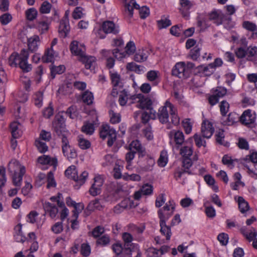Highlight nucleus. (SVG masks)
Returning a JSON list of instances; mask_svg holds the SVG:
<instances>
[{"label":"nucleus","instance_id":"473e14b6","mask_svg":"<svg viewBox=\"0 0 257 257\" xmlns=\"http://www.w3.org/2000/svg\"><path fill=\"white\" fill-rule=\"evenodd\" d=\"M247 60L255 61L257 58V46H249L246 48Z\"/></svg>","mask_w":257,"mask_h":257},{"label":"nucleus","instance_id":"de8ad7c7","mask_svg":"<svg viewBox=\"0 0 257 257\" xmlns=\"http://www.w3.org/2000/svg\"><path fill=\"white\" fill-rule=\"evenodd\" d=\"M129 94L125 90L121 91L119 95L118 102L120 105L124 106L126 104L129 97Z\"/></svg>","mask_w":257,"mask_h":257},{"label":"nucleus","instance_id":"39448f33","mask_svg":"<svg viewBox=\"0 0 257 257\" xmlns=\"http://www.w3.org/2000/svg\"><path fill=\"white\" fill-rule=\"evenodd\" d=\"M65 174L66 176L76 181L79 185L84 184L88 176V173L85 171H83L79 175L76 168L74 165L69 167L66 170Z\"/></svg>","mask_w":257,"mask_h":257},{"label":"nucleus","instance_id":"f8f14e48","mask_svg":"<svg viewBox=\"0 0 257 257\" xmlns=\"http://www.w3.org/2000/svg\"><path fill=\"white\" fill-rule=\"evenodd\" d=\"M70 49L72 54L78 57V60L85 54L86 49L84 45L77 41H73L71 42Z\"/></svg>","mask_w":257,"mask_h":257},{"label":"nucleus","instance_id":"423d86ee","mask_svg":"<svg viewBox=\"0 0 257 257\" xmlns=\"http://www.w3.org/2000/svg\"><path fill=\"white\" fill-rule=\"evenodd\" d=\"M170 142L172 145L173 148L178 150L186 141L183 133L180 130H173L169 132L168 134Z\"/></svg>","mask_w":257,"mask_h":257},{"label":"nucleus","instance_id":"58836bf2","mask_svg":"<svg viewBox=\"0 0 257 257\" xmlns=\"http://www.w3.org/2000/svg\"><path fill=\"white\" fill-rule=\"evenodd\" d=\"M20 125V124L17 121H14L10 124L12 135L15 139L18 138L21 136L22 132L19 128Z\"/></svg>","mask_w":257,"mask_h":257},{"label":"nucleus","instance_id":"c03bdc74","mask_svg":"<svg viewBox=\"0 0 257 257\" xmlns=\"http://www.w3.org/2000/svg\"><path fill=\"white\" fill-rule=\"evenodd\" d=\"M239 119V116L237 113L235 112H230L228 115L226 119L224 121V123L227 125H231L237 122Z\"/></svg>","mask_w":257,"mask_h":257},{"label":"nucleus","instance_id":"49530a36","mask_svg":"<svg viewBox=\"0 0 257 257\" xmlns=\"http://www.w3.org/2000/svg\"><path fill=\"white\" fill-rule=\"evenodd\" d=\"M81 131L86 135H92L94 131V124L92 123L85 122L81 127Z\"/></svg>","mask_w":257,"mask_h":257},{"label":"nucleus","instance_id":"052dcab7","mask_svg":"<svg viewBox=\"0 0 257 257\" xmlns=\"http://www.w3.org/2000/svg\"><path fill=\"white\" fill-rule=\"evenodd\" d=\"M47 187L48 189L54 188L56 186V182L54 179L53 173L50 171L48 173L47 176Z\"/></svg>","mask_w":257,"mask_h":257},{"label":"nucleus","instance_id":"7c9ffc66","mask_svg":"<svg viewBox=\"0 0 257 257\" xmlns=\"http://www.w3.org/2000/svg\"><path fill=\"white\" fill-rule=\"evenodd\" d=\"M70 29L69 21H66L64 22L61 21L59 28V33L61 37H66L69 32Z\"/></svg>","mask_w":257,"mask_h":257},{"label":"nucleus","instance_id":"dca6fc26","mask_svg":"<svg viewBox=\"0 0 257 257\" xmlns=\"http://www.w3.org/2000/svg\"><path fill=\"white\" fill-rule=\"evenodd\" d=\"M214 132L212 123L207 120H204L201 126V134L204 138L209 139Z\"/></svg>","mask_w":257,"mask_h":257},{"label":"nucleus","instance_id":"5fc2aeb1","mask_svg":"<svg viewBox=\"0 0 257 257\" xmlns=\"http://www.w3.org/2000/svg\"><path fill=\"white\" fill-rule=\"evenodd\" d=\"M52 9V5L47 1H44L41 4L39 11L41 14H49Z\"/></svg>","mask_w":257,"mask_h":257},{"label":"nucleus","instance_id":"69168bd1","mask_svg":"<svg viewBox=\"0 0 257 257\" xmlns=\"http://www.w3.org/2000/svg\"><path fill=\"white\" fill-rule=\"evenodd\" d=\"M91 248L88 243H83L81 244L80 252L83 256L85 257L89 256Z\"/></svg>","mask_w":257,"mask_h":257},{"label":"nucleus","instance_id":"412c9836","mask_svg":"<svg viewBox=\"0 0 257 257\" xmlns=\"http://www.w3.org/2000/svg\"><path fill=\"white\" fill-rule=\"evenodd\" d=\"M180 8L179 11L183 17L187 18L189 16V11L193 6L189 0H180Z\"/></svg>","mask_w":257,"mask_h":257},{"label":"nucleus","instance_id":"4be33fe9","mask_svg":"<svg viewBox=\"0 0 257 257\" xmlns=\"http://www.w3.org/2000/svg\"><path fill=\"white\" fill-rule=\"evenodd\" d=\"M197 25L200 31H205L210 26L209 20L207 19L203 14H198L197 17Z\"/></svg>","mask_w":257,"mask_h":257},{"label":"nucleus","instance_id":"f3484780","mask_svg":"<svg viewBox=\"0 0 257 257\" xmlns=\"http://www.w3.org/2000/svg\"><path fill=\"white\" fill-rule=\"evenodd\" d=\"M255 114L252 113L251 110L247 109L245 110L242 115L239 116L241 122L245 125L253 123L255 120Z\"/></svg>","mask_w":257,"mask_h":257},{"label":"nucleus","instance_id":"2eb2a0df","mask_svg":"<svg viewBox=\"0 0 257 257\" xmlns=\"http://www.w3.org/2000/svg\"><path fill=\"white\" fill-rule=\"evenodd\" d=\"M103 184V180L100 176L95 177L94 178V182L89 190L90 194L93 196L99 194Z\"/></svg>","mask_w":257,"mask_h":257},{"label":"nucleus","instance_id":"4d7b16f0","mask_svg":"<svg viewBox=\"0 0 257 257\" xmlns=\"http://www.w3.org/2000/svg\"><path fill=\"white\" fill-rule=\"evenodd\" d=\"M35 145L38 151L42 153H45L48 151V147L44 141L41 140H37L35 141Z\"/></svg>","mask_w":257,"mask_h":257},{"label":"nucleus","instance_id":"2f4dec72","mask_svg":"<svg viewBox=\"0 0 257 257\" xmlns=\"http://www.w3.org/2000/svg\"><path fill=\"white\" fill-rule=\"evenodd\" d=\"M57 55L53 48L48 49L45 52L44 55L42 57V61L44 62H52L54 60L55 57Z\"/></svg>","mask_w":257,"mask_h":257},{"label":"nucleus","instance_id":"9b49d317","mask_svg":"<svg viewBox=\"0 0 257 257\" xmlns=\"http://www.w3.org/2000/svg\"><path fill=\"white\" fill-rule=\"evenodd\" d=\"M51 21L47 17H43L37 20L33 27L37 29L40 34L46 33L49 30Z\"/></svg>","mask_w":257,"mask_h":257},{"label":"nucleus","instance_id":"cd10ccee","mask_svg":"<svg viewBox=\"0 0 257 257\" xmlns=\"http://www.w3.org/2000/svg\"><path fill=\"white\" fill-rule=\"evenodd\" d=\"M240 232L243 236L249 242L253 241L257 236V231L254 228H252L250 231L248 232L246 231V228L242 227L240 228Z\"/></svg>","mask_w":257,"mask_h":257},{"label":"nucleus","instance_id":"7ed1b4c3","mask_svg":"<svg viewBox=\"0 0 257 257\" xmlns=\"http://www.w3.org/2000/svg\"><path fill=\"white\" fill-rule=\"evenodd\" d=\"M8 170L12 175L13 184L16 187H21L23 177L26 172L24 166L15 159H13L8 165Z\"/></svg>","mask_w":257,"mask_h":257},{"label":"nucleus","instance_id":"b1692460","mask_svg":"<svg viewBox=\"0 0 257 257\" xmlns=\"http://www.w3.org/2000/svg\"><path fill=\"white\" fill-rule=\"evenodd\" d=\"M38 163L41 165H50L56 168L57 164V160L55 158H51L47 155H43L39 157L37 159Z\"/></svg>","mask_w":257,"mask_h":257},{"label":"nucleus","instance_id":"f704fd0d","mask_svg":"<svg viewBox=\"0 0 257 257\" xmlns=\"http://www.w3.org/2000/svg\"><path fill=\"white\" fill-rule=\"evenodd\" d=\"M134 9L137 10L139 9V5L137 3L135 0H131L128 3H125V12H127L130 17L133 16V10Z\"/></svg>","mask_w":257,"mask_h":257},{"label":"nucleus","instance_id":"a211bd4d","mask_svg":"<svg viewBox=\"0 0 257 257\" xmlns=\"http://www.w3.org/2000/svg\"><path fill=\"white\" fill-rule=\"evenodd\" d=\"M64 118L63 116L60 114H57L53 122V127L58 135H60L64 131Z\"/></svg>","mask_w":257,"mask_h":257},{"label":"nucleus","instance_id":"c85d7f7f","mask_svg":"<svg viewBox=\"0 0 257 257\" xmlns=\"http://www.w3.org/2000/svg\"><path fill=\"white\" fill-rule=\"evenodd\" d=\"M28 43L29 49L31 51L34 52L36 51L40 43L39 37L37 35L33 36L28 39Z\"/></svg>","mask_w":257,"mask_h":257},{"label":"nucleus","instance_id":"79ce46f5","mask_svg":"<svg viewBox=\"0 0 257 257\" xmlns=\"http://www.w3.org/2000/svg\"><path fill=\"white\" fill-rule=\"evenodd\" d=\"M126 67L127 69L135 71L139 74L143 73L144 72L145 69L144 67L141 65H138L134 62L127 63Z\"/></svg>","mask_w":257,"mask_h":257},{"label":"nucleus","instance_id":"9d476101","mask_svg":"<svg viewBox=\"0 0 257 257\" xmlns=\"http://www.w3.org/2000/svg\"><path fill=\"white\" fill-rule=\"evenodd\" d=\"M211 94L208 97L209 103L211 105L216 104L219 99L223 97L227 93L226 88L223 87H217L211 90Z\"/></svg>","mask_w":257,"mask_h":257},{"label":"nucleus","instance_id":"72a5a7b5","mask_svg":"<svg viewBox=\"0 0 257 257\" xmlns=\"http://www.w3.org/2000/svg\"><path fill=\"white\" fill-rule=\"evenodd\" d=\"M198 69L200 73L205 76H210L215 71L212 64L210 63L207 65H200L198 67Z\"/></svg>","mask_w":257,"mask_h":257},{"label":"nucleus","instance_id":"c756f323","mask_svg":"<svg viewBox=\"0 0 257 257\" xmlns=\"http://www.w3.org/2000/svg\"><path fill=\"white\" fill-rule=\"evenodd\" d=\"M22 228V225L19 224L16 226L14 229L15 239L16 241L19 242H24L26 239V237L23 234Z\"/></svg>","mask_w":257,"mask_h":257},{"label":"nucleus","instance_id":"bb28decb","mask_svg":"<svg viewBox=\"0 0 257 257\" xmlns=\"http://www.w3.org/2000/svg\"><path fill=\"white\" fill-rule=\"evenodd\" d=\"M149 52L147 49L138 50L134 56V60L138 62H143L147 59Z\"/></svg>","mask_w":257,"mask_h":257},{"label":"nucleus","instance_id":"f03ea898","mask_svg":"<svg viewBox=\"0 0 257 257\" xmlns=\"http://www.w3.org/2000/svg\"><path fill=\"white\" fill-rule=\"evenodd\" d=\"M29 52L23 49L20 54L13 53L9 57V63L12 67L19 66L24 72H28L32 70V66L28 63Z\"/></svg>","mask_w":257,"mask_h":257},{"label":"nucleus","instance_id":"1a4fd4ad","mask_svg":"<svg viewBox=\"0 0 257 257\" xmlns=\"http://www.w3.org/2000/svg\"><path fill=\"white\" fill-rule=\"evenodd\" d=\"M62 150L64 156L70 161L76 158L77 154L74 148L70 146L67 138L63 136L62 138Z\"/></svg>","mask_w":257,"mask_h":257},{"label":"nucleus","instance_id":"4c0bfd02","mask_svg":"<svg viewBox=\"0 0 257 257\" xmlns=\"http://www.w3.org/2000/svg\"><path fill=\"white\" fill-rule=\"evenodd\" d=\"M159 71L151 70L147 72L146 76L149 81L153 82L154 85H157L160 81L159 80Z\"/></svg>","mask_w":257,"mask_h":257},{"label":"nucleus","instance_id":"680f3d73","mask_svg":"<svg viewBox=\"0 0 257 257\" xmlns=\"http://www.w3.org/2000/svg\"><path fill=\"white\" fill-rule=\"evenodd\" d=\"M168 162V158L166 152L162 151L161 153L160 158L158 161V165L161 167H165Z\"/></svg>","mask_w":257,"mask_h":257},{"label":"nucleus","instance_id":"5701e85b","mask_svg":"<svg viewBox=\"0 0 257 257\" xmlns=\"http://www.w3.org/2000/svg\"><path fill=\"white\" fill-rule=\"evenodd\" d=\"M102 28L104 33L116 34L118 33V28L111 21H105L102 25Z\"/></svg>","mask_w":257,"mask_h":257},{"label":"nucleus","instance_id":"e433bc0d","mask_svg":"<svg viewBox=\"0 0 257 257\" xmlns=\"http://www.w3.org/2000/svg\"><path fill=\"white\" fill-rule=\"evenodd\" d=\"M160 225L161 227L160 231L161 233L166 236L167 240H169L172 235L170 227L166 225V221H164L163 220V221H160Z\"/></svg>","mask_w":257,"mask_h":257},{"label":"nucleus","instance_id":"ddd939ff","mask_svg":"<svg viewBox=\"0 0 257 257\" xmlns=\"http://www.w3.org/2000/svg\"><path fill=\"white\" fill-rule=\"evenodd\" d=\"M178 150L179 154L182 158L190 157L193 153L192 139L190 138Z\"/></svg>","mask_w":257,"mask_h":257},{"label":"nucleus","instance_id":"37998d69","mask_svg":"<svg viewBox=\"0 0 257 257\" xmlns=\"http://www.w3.org/2000/svg\"><path fill=\"white\" fill-rule=\"evenodd\" d=\"M78 146L82 150H86L90 147V142L84 138L83 136L79 135L77 138Z\"/></svg>","mask_w":257,"mask_h":257},{"label":"nucleus","instance_id":"0eeeda50","mask_svg":"<svg viewBox=\"0 0 257 257\" xmlns=\"http://www.w3.org/2000/svg\"><path fill=\"white\" fill-rule=\"evenodd\" d=\"M100 137L102 139L108 138L107 145L109 147L113 145L116 139L115 130L108 124H103L100 131Z\"/></svg>","mask_w":257,"mask_h":257},{"label":"nucleus","instance_id":"ea45409f","mask_svg":"<svg viewBox=\"0 0 257 257\" xmlns=\"http://www.w3.org/2000/svg\"><path fill=\"white\" fill-rule=\"evenodd\" d=\"M110 77L112 83L113 85V90H116L117 87H120L121 86V82L120 81V75L116 72L110 71Z\"/></svg>","mask_w":257,"mask_h":257},{"label":"nucleus","instance_id":"6e6552de","mask_svg":"<svg viewBox=\"0 0 257 257\" xmlns=\"http://www.w3.org/2000/svg\"><path fill=\"white\" fill-rule=\"evenodd\" d=\"M131 103H137L136 106L142 109H150L152 111L151 106L152 102L151 100L147 97H145L142 94L131 96L130 98Z\"/></svg>","mask_w":257,"mask_h":257},{"label":"nucleus","instance_id":"aec40b11","mask_svg":"<svg viewBox=\"0 0 257 257\" xmlns=\"http://www.w3.org/2000/svg\"><path fill=\"white\" fill-rule=\"evenodd\" d=\"M242 27L246 30L251 32L250 39H257V26L255 23L248 21H244L242 23Z\"/></svg>","mask_w":257,"mask_h":257},{"label":"nucleus","instance_id":"603ef678","mask_svg":"<svg viewBox=\"0 0 257 257\" xmlns=\"http://www.w3.org/2000/svg\"><path fill=\"white\" fill-rule=\"evenodd\" d=\"M74 210L72 211V218H78L79 214L84 208V205L82 203H76L74 206Z\"/></svg>","mask_w":257,"mask_h":257},{"label":"nucleus","instance_id":"8fccbe9b","mask_svg":"<svg viewBox=\"0 0 257 257\" xmlns=\"http://www.w3.org/2000/svg\"><path fill=\"white\" fill-rule=\"evenodd\" d=\"M110 242V236L107 234H104L99 237L97 241L96 244L102 246L108 245Z\"/></svg>","mask_w":257,"mask_h":257},{"label":"nucleus","instance_id":"a19ab883","mask_svg":"<svg viewBox=\"0 0 257 257\" xmlns=\"http://www.w3.org/2000/svg\"><path fill=\"white\" fill-rule=\"evenodd\" d=\"M186 174H190L189 171L184 169L182 167H178L176 168L174 172V177L176 181H179L182 178H183Z\"/></svg>","mask_w":257,"mask_h":257},{"label":"nucleus","instance_id":"4468645a","mask_svg":"<svg viewBox=\"0 0 257 257\" xmlns=\"http://www.w3.org/2000/svg\"><path fill=\"white\" fill-rule=\"evenodd\" d=\"M172 74L180 78L187 77L188 73L185 63L183 62L177 63L172 69Z\"/></svg>","mask_w":257,"mask_h":257},{"label":"nucleus","instance_id":"a878e982","mask_svg":"<svg viewBox=\"0 0 257 257\" xmlns=\"http://www.w3.org/2000/svg\"><path fill=\"white\" fill-rule=\"evenodd\" d=\"M234 199L238 203V208L241 213H244L249 209L248 202L242 197L235 196Z\"/></svg>","mask_w":257,"mask_h":257},{"label":"nucleus","instance_id":"bf43d9fd","mask_svg":"<svg viewBox=\"0 0 257 257\" xmlns=\"http://www.w3.org/2000/svg\"><path fill=\"white\" fill-rule=\"evenodd\" d=\"M7 178L5 167L0 166V189H2L6 184Z\"/></svg>","mask_w":257,"mask_h":257},{"label":"nucleus","instance_id":"864d4df0","mask_svg":"<svg viewBox=\"0 0 257 257\" xmlns=\"http://www.w3.org/2000/svg\"><path fill=\"white\" fill-rule=\"evenodd\" d=\"M129 149L131 150L135 149L139 152H143L144 151L143 147L138 140H134L131 142L129 145Z\"/></svg>","mask_w":257,"mask_h":257},{"label":"nucleus","instance_id":"6ab92c4d","mask_svg":"<svg viewBox=\"0 0 257 257\" xmlns=\"http://www.w3.org/2000/svg\"><path fill=\"white\" fill-rule=\"evenodd\" d=\"M84 64L87 69H94L96 64V58L91 56L86 55V54L79 60Z\"/></svg>","mask_w":257,"mask_h":257},{"label":"nucleus","instance_id":"20e7f679","mask_svg":"<svg viewBox=\"0 0 257 257\" xmlns=\"http://www.w3.org/2000/svg\"><path fill=\"white\" fill-rule=\"evenodd\" d=\"M101 54L106 59V66L108 69L112 68L114 65V59L112 57L113 56L117 59H121L125 57V54L121 53L118 49L113 50H102Z\"/></svg>","mask_w":257,"mask_h":257},{"label":"nucleus","instance_id":"a18cd8bd","mask_svg":"<svg viewBox=\"0 0 257 257\" xmlns=\"http://www.w3.org/2000/svg\"><path fill=\"white\" fill-rule=\"evenodd\" d=\"M82 99L83 102L87 105H90L93 103V95L90 91H85L82 94Z\"/></svg>","mask_w":257,"mask_h":257},{"label":"nucleus","instance_id":"393cba45","mask_svg":"<svg viewBox=\"0 0 257 257\" xmlns=\"http://www.w3.org/2000/svg\"><path fill=\"white\" fill-rule=\"evenodd\" d=\"M155 164L153 158L147 156L145 158L144 163L141 167V171L142 172H149L153 170V167Z\"/></svg>","mask_w":257,"mask_h":257},{"label":"nucleus","instance_id":"6e6d98bb","mask_svg":"<svg viewBox=\"0 0 257 257\" xmlns=\"http://www.w3.org/2000/svg\"><path fill=\"white\" fill-rule=\"evenodd\" d=\"M161 209L163 210L164 211H169V214H167L168 215H172L175 210V204L174 201L172 200L169 201L166 205Z\"/></svg>","mask_w":257,"mask_h":257},{"label":"nucleus","instance_id":"13d9d810","mask_svg":"<svg viewBox=\"0 0 257 257\" xmlns=\"http://www.w3.org/2000/svg\"><path fill=\"white\" fill-rule=\"evenodd\" d=\"M43 95L42 92H37L34 95V103L38 107H41L43 104Z\"/></svg>","mask_w":257,"mask_h":257},{"label":"nucleus","instance_id":"09e8293b","mask_svg":"<svg viewBox=\"0 0 257 257\" xmlns=\"http://www.w3.org/2000/svg\"><path fill=\"white\" fill-rule=\"evenodd\" d=\"M25 14L27 20L30 21H32L37 18L38 12L34 8H31L28 9L26 11Z\"/></svg>","mask_w":257,"mask_h":257},{"label":"nucleus","instance_id":"338daca9","mask_svg":"<svg viewBox=\"0 0 257 257\" xmlns=\"http://www.w3.org/2000/svg\"><path fill=\"white\" fill-rule=\"evenodd\" d=\"M143 134L145 137L148 140L151 141L154 139L152 128L151 126H148L143 130Z\"/></svg>","mask_w":257,"mask_h":257},{"label":"nucleus","instance_id":"f257e3e1","mask_svg":"<svg viewBox=\"0 0 257 257\" xmlns=\"http://www.w3.org/2000/svg\"><path fill=\"white\" fill-rule=\"evenodd\" d=\"M169 114L171 123L174 125H178L180 123V118L177 113V109L172 104L167 101L164 105L159 108L158 117L162 123H167L168 129L172 128V125L169 122Z\"/></svg>","mask_w":257,"mask_h":257},{"label":"nucleus","instance_id":"c9c22d12","mask_svg":"<svg viewBox=\"0 0 257 257\" xmlns=\"http://www.w3.org/2000/svg\"><path fill=\"white\" fill-rule=\"evenodd\" d=\"M44 208L46 212L49 214L52 218H55L58 214V209L57 207L49 202L45 204Z\"/></svg>","mask_w":257,"mask_h":257},{"label":"nucleus","instance_id":"0e129e2a","mask_svg":"<svg viewBox=\"0 0 257 257\" xmlns=\"http://www.w3.org/2000/svg\"><path fill=\"white\" fill-rule=\"evenodd\" d=\"M235 161V160L232 159L231 157L228 155H224L222 159V163L231 169L234 167V162Z\"/></svg>","mask_w":257,"mask_h":257},{"label":"nucleus","instance_id":"3c124183","mask_svg":"<svg viewBox=\"0 0 257 257\" xmlns=\"http://www.w3.org/2000/svg\"><path fill=\"white\" fill-rule=\"evenodd\" d=\"M158 26L159 29L166 28L171 25V21L168 19V17L163 16L161 19L158 21Z\"/></svg>","mask_w":257,"mask_h":257},{"label":"nucleus","instance_id":"e2e57ef3","mask_svg":"<svg viewBox=\"0 0 257 257\" xmlns=\"http://www.w3.org/2000/svg\"><path fill=\"white\" fill-rule=\"evenodd\" d=\"M220 111L222 116H225L228 112L229 109V104L225 100H223L219 104Z\"/></svg>","mask_w":257,"mask_h":257},{"label":"nucleus","instance_id":"774afa93","mask_svg":"<svg viewBox=\"0 0 257 257\" xmlns=\"http://www.w3.org/2000/svg\"><path fill=\"white\" fill-rule=\"evenodd\" d=\"M141 190L143 193V195H150L153 193V187L150 184H146L142 187Z\"/></svg>","mask_w":257,"mask_h":257}]
</instances>
